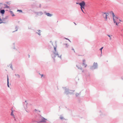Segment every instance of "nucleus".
<instances>
[{"instance_id":"nucleus-1","label":"nucleus","mask_w":123,"mask_h":123,"mask_svg":"<svg viewBox=\"0 0 123 123\" xmlns=\"http://www.w3.org/2000/svg\"><path fill=\"white\" fill-rule=\"evenodd\" d=\"M111 13L114 22L117 26L118 24L121 21L120 20L119 18L115 16L114 13L112 12H111Z\"/></svg>"},{"instance_id":"nucleus-2","label":"nucleus","mask_w":123,"mask_h":123,"mask_svg":"<svg viewBox=\"0 0 123 123\" xmlns=\"http://www.w3.org/2000/svg\"><path fill=\"white\" fill-rule=\"evenodd\" d=\"M53 43L55 45V46H54V49L55 50V52H54V53L55 54V56H57L58 57H61V55H59L56 51V47L57 46L56 43L54 42Z\"/></svg>"},{"instance_id":"nucleus-3","label":"nucleus","mask_w":123,"mask_h":123,"mask_svg":"<svg viewBox=\"0 0 123 123\" xmlns=\"http://www.w3.org/2000/svg\"><path fill=\"white\" fill-rule=\"evenodd\" d=\"M85 4L86 3L84 1H82L81 2L79 3V5H80L81 7H83V8L84 9Z\"/></svg>"},{"instance_id":"nucleus-4","label":"nucleus","mask_w":123,"mask_h":123,"mask_svg":"<svg viewBox=\"0 0 123 123\" xmlns=\"http://www.w3.org/2000/svg\"><path fill=\"white\" fill-rule=\"evenodd\" d=\"M108 15V13H104L103 14V16L106 20L107 19V16Z\"/></svg>"},{"instance_id":"nucleus-5","label":"nucleus","mask_w":123,"mask_h":123,"mask_svg":"<svg viewBox=\"0 0 123 123\" xmlns=\"http://www.w3.org/2000/svg\"><path fill=\"white\" fill-rule=\"evenodd\" d=\"M85 61H86L85 60H83V66H85V67H86L87 66V65L86 64Z\"/></svg>"},{"instance_id":"nucleus-6","label":"nucleus","mask_w":123,"mask_h":123,"mask_svg":"<svg viewBox=\"0 0 123 123\" xmlns=\"http://www.w3.org/2000/svg\"><path fill=\"white\" fill-rule=\"evenodd\" d=\"M47 120V119H45L43 117L42 118V121L41 122H46Z\"/></svg>"},{"instance_id":"nucleus-7","label":"nucleus","mask_w":123,"mask_h":123,"mask_svg":"<svg viewBox=\"0 0 123 123\" xmlns=\"http://www.w3.org/2000/svg\"><path fill=\"white\" fill-rule=\"evenodd\" d=\"M0 12L2 14H3L5 13V10H1Z\"/></svg>"},{"instance_id":"nucleus-8","label":"nucleus","mask_w":123,"mask_h":123,"mask_svg":"<svg viewBox=\"0 0 123 123\" xmlns=\"http://www.w3.org/2000/svg\"><path fill=\"white\" fill-rule=\"evenodd\" d=\"M46 15L48 16H51L52 15L51 14H50V13H47L46 14Z\"/></svg>"},{"instance_id":"nucleus-9","label":"nucleus","mask_w":123,"mask_h":123,"mask_svg":"<svg viewBox=\"0 0 123 123\" xmlns=\"http://www.w3.org/2000/svg\"><path fill=\"white\" fill-rule=\"evenodd\" d=\"M10 12L11 14L12 15V16H14V15L13 13V12L12 11H10Z\"/></svg>"},{"instance_id":"nucleus-10","label":"nucleus","mask_w":123,"mask_h":123,"mask_svg":"<svg viewBox=\"0 0 123 123\" xmlns=\"http://www.w3.org/2000/svg\"><path fill=\"white\" fill-rule=\"evenodd\" d=\"M7 86L8 87H9V80L8 77L7 79Z\"/></svg>"},{"instance_id":"nucleus-11","label":"nucleus","mask_w":123,"mask_h":123,"mask_svg":"<svg viewBox=\"0 0 123 123\" xmlns=\"http://www.w3.org/2000/svg\"><path fill=\"white\" fill-rule=\"evenodd\" d=\"M60 117V118L61 120H62L64 119V117L62 116H61Z\"/></svg>"},{"instance_id":"nucleus-12","label":"nucleus","mask_w":123,"mask_h":123,"mask_svg":"<svg viewBox=\"0 0 123 123\" xmlns=\"http://www.w3.org/2000/svg\"><path fill=\"white\" fill-rule=\"evenodd\" d=\"M13 111H12L11 112V115L12 116H13L14 118L15 117L14 116V115L13 114Z\"/></svg>"},{"instance_id":"nucleus-13","label":"nucleus","mask_w":123,"mask_h":123,"mask_svg":"<svg viewBox=\"0 0 123 123\" xmlns=\"http://www.w3.org/2000/svg\"><path fill=\"white\" fill-rule=\"evenodd\" d=\"M15 75L16 76H17L18 77V78H19L20 77V76H19V75L18 74H15Z\"/></svg>"},{"instance_id":"nucleus-14","label":"nucleus","mask_w":123,"mask_h":123,"mask_svg":"<svg viewBox=\"0 0 123 123\" xmlns=\"http://www.w3.org/2000/svg\"><path fill=\"white\" fill-rule=\"evenodd\" d=\"M107 35L110 38V40H111V37L112 36L111 35Z\"/></svg>"},{"instance_id":"nucleus-15","label":"nucleus","mask_w":123,"mask_h":123,"mask_svg":"<svg viewBox=\"0 0 123 123\" xmlns=\"http://www.w3.org/2000/svg\"><path fill=\"white\" fill-rule=\"evenodd\" d=\"M80 8H81V11H82V12H83V13H84V12L83 10V9L82 8H83V7H80Z\"/></svg>"},{"instance_id":"nucleus-16","label":"nucleus","mask_w":123,"mask_h":123,"mask_svg":"<svg viewBox=\"0 0 123 123\" xmlns=\"http://www.w3.org/2000/svg\"><path fill=\"white\" fill-rule=\"evenodd\" d=\"M103 47H102L100 49V50H101V52H102V50L103 49Z\"/></svg>"},{"instance_id":"nucleus-17","label":"nucleus","mask_w":123,"mask_h":123,"mask_svg":"<svg viewBox=\"0 0 123 123\" xmlns=\"http://www.w3.org/2000/svg\"><path fill=\"white\" fill-rule=\"evenodd\" d=\"M18 11H20V12H22V11L21 10H18Z\"/></svg>"},{"instance_id":"nucleus-18","label":"nucleus","mask_w":123,"mask_h":123,"mask_svg":"<svg viewBox=\"0 0 123 123\" xmlns=\"http://www.w3.org/2000/svg\"><path fill=\"white\" fill-rule=\"evenodd\" d=\"M7 3L8 4H10V3L9 2H7Z\"/></svg>"},{"instance_id":"nucleus-19","label":"nucleus","mask_w":123,"mask_h":123,"mask_svg":"<svg viewBox=\"0 0 123 123\" xmlns=\"http://www.w3.org/2000/svg\"><path fill=\"white\" fill-rule=\"evenodd\" d=\"M72 49L74 51V52H75V51H74V49Z\"/></svg>"},{"instance_id":"nucleus-20","label":"nucleus","mask_w":123,"mask_h":123,"mask_svg":"<svg viewBox=\"0 0 123 123\" xmlns=\"http://www.w3.org/2000/svg\"><path fill=\"white\" fill-rule=\"evenodd\" d=\"M79 95V94L77 93V94H76V96H78V95Z\"/></svg>"},{"instance_id":"nucleus-21","label":"nucleus","mask_w":123,"mask_h":123,"mask_svg":"<svg viewBox=\"0 0 123 123\" xmlns=\"http://www.w3.org/2000/svg\"><path fill=\"white\" fill-rule=\"evenodd\" d=\"M2 20L0 18V21H2Z\"/></svg>"},{"instance_id":"nucleus-22","label":"nucleus","mask_w":123,"mask_h":123,"mask_svg":"<svg viewBox=\"0 0 123 123\" xmlns=\"http://www.w3.org/2000/svg\"><path fill=\"white\" fill-rule=\"evenodd\" d=\"M79 3H77H77H76V4H79Z\"/></svg>"},{"instance_id":"nucleus-23","label":"nucleus","mask_w":123,"mask_h":123,"mask_svg":"<svg viewBox=\"0 0 123 123\" xmlns=\"http://www.w3.org/2000/svg\"><path fill=\"white\" fill-rule=\"evenodd\" d=\"M3 23V22H0V24L1 23Z\"/></svg>"},{"instance_id":"nucleus-24","label":"nucleus","mask_w":123,"mask_h":123,"mask_svg":"<svg viewBox=\"0 0 123 123\" xmlns=\"http://www.w3.org/2000/svg\"><path fill=\"white\" fill-rule=\"evenodd\" d=\"M41 76H42V77L43 76V74L41 75Z\"/></svg>"},{"instance_id":"nucleus-25","label":"nucleus","mask_w":123,"mask_h":123,"mask_svg":"<svg viewBox=\"0 0 123 123\" xmlns=\"http://www.w3.org/2000/svg\"><path fill=\"white\" fill-rule=\"evenodd\" d=\"M25 102H27V101H26H26H25Z\"/></svg>"}]
</instances>
